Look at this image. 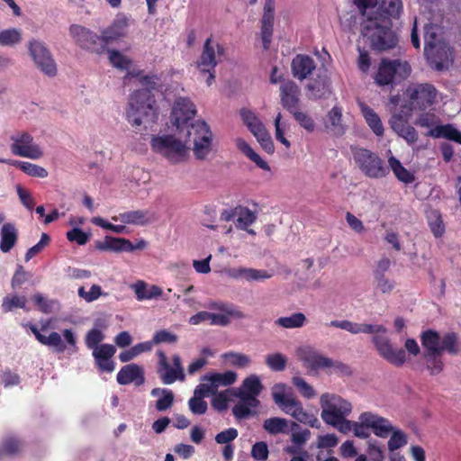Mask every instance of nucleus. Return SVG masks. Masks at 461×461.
<instances>
[{
  "label": "nucleus",
  "instance_id": "nucleus-36",
  "mask_svg": "<svg viewBox=\"0 0 461 461\" xmlns=\"http://www.w3.org/2000/svg\"><path fill=\"white\" fill-rule=\"evenodd\" d=\"M237 374L233 371L224 373H211L203 376L204 382H209L214 393L218 392L220 386H229L236 382Z\"/></svg>",
  "mask_w": 461,
  "mask_h": 461
},
{
  "label": "nucleus",
  "instance_id": "nucleus-34",
  "mask_svg": "<svg viewBox=\"0 0 461 461\" xmlns=\"http://www.w3.org/2000/svg\"><path fill=\"white\" fill-rule=\"evenodd\" d=\"M230 276L235 279L240 278L249 282L261 281L272 276L267 270L248 267L233 268L230 271Z\"/></svg>",
  "mask_w": 461,
  "mask_h": 461
},
{
  "label": "nucleus",
  "instance_id": "nucleus-44",
  "mask_svg": "<svg viewBox=\"0 0 461 461\" xmlns=\"http://www.w3.org/2000/svg\"><path fill=\"white\" fill-rule=\"evenodd\" d=\"M306 317L302 312H295L290 316L280 317L276 320L275 323L285 329L301 328L304 325Z\"/></svg>",
  "mask_w": 461,
  "mask_h": 461
},
{
  "label": "nucleus",
  "instance_id": "nucleus-20",
  "mask_svg": "<svg viewBox=\"0 0 461 461\" xmlns=\"http://www.w3.org/2000/svg\"><path fill=\"white\" fill-rule=\"evenodd\" d=\"M359 420L369 426L373 429L374 434L380 438H387L393 430V427L387 419L370 411L363 412L359 416Z\"/></svg>",
  "mask_w": 461,
  "mask_h": 461
},
{
  "label": "nucleus",
  "instance_id": "nucleus-16",
  "mask_svg": "<svg viewBox=\"0 0 461 461\" xmlns=\"http://www.w3.org/2000/svg\"><path fill=\"white\" fill-rule=\"evenodd\" d=\"M403 13V5L402 0H377V7L369 17L377 19H400Z\"/></svg>",
  "mask_w": 461,
  "mask_h": 461
},
{
  "label": "nucleus",
  "instance_id": "nucleus-35",
  "mask_svg": "<svg viewBox=\"0 0 461 461\" xmlns=\"http://www.w3.org/2000/svg\"><path fill=\"white\" fill-rule=\"evenodd\" d=\"M315 99L324 98L331 93L330 79L326 74H318L317 77L307 85Z\"/></svg>",
  "mask_w": 461,
  "mask_h": 461
},
{
  "label": "nucleus",
  "instance_id": "nucleus-60",
  "mask_svg": "<svg viewBox=\"0 0 461 461\" xmlns=\"http://www.w3.org/2000/svg\"><path fill=\"white\" fill-rule=\"evenodd\" d=\"M293 114L294 120L309 132H312L315 129V122L313 119L306 113L300 112L297 110L294 111Z\"/></svg>",
  "mask_w": 461,
  "mask_h": 461
},
{
  "label": "nucleus",
  "instance_id": "nucleus-18",
  "mask_svg": "<svg viewBox=\"0 0 461 461\" xmlns=\"http://www.w3.org/2000/svg\"><path fill=\"white\" fill-rule=\"evenodd\" d=\"M316 69L315 60L309 55L297 54L291 62V71L294 78L303 81Z\"/></svg>",
  "mask_w": 461,
  "mask_h": 461
},
{
  "label": "nucleus",
  "instance_id": "nucleus-30",
  "mask_svg": "<svg viewBox=\"0 0 461 461\" xmlns=\"http://www.w3.org/2000/svg\"><path fill=\"white\" fill-rule=\"evenodd\" d=\"M390 126L400 137L403 138L408 143H415L418 140V133L414 127L402 119L400 115H393L390 119Z\"/></svg>",
  "mask_w": 461,
  "mask_h": 461
},
{
  "label": "nucleus",
  "instance_id": "nucleus-11",
  "mask_svg": "<svg viewBox=\"0 0 461 461\" xmlns=\"http://www.w3.org/2000/svg\"><path fill=\"white\" fill-rule=\"evenodd\" d=\"M69 33L76 44L81 49L101 54L106 50L103 34L97 35L90 29L79 24H72L69 27Z\"/></svg>",
  "mask_w": 461,
  "mask_h": 461
},
{
  "label": "nucleus",
  "instance_id": "nucleus-13",
  "mask_svg": "<svg viewBox=\"0 0 461 461\" xmlns=\"http://www.w3.org/2000/svg\"><path fill=\"white\" fill-rule=\"evenodd\" d=\"M51 321L52 319L41 321V329H38L35 324L31 322L23 324V327L29 329L41 344L48 347H53L58 353H63L67 347L59 333L52 331L49 334V336H45L41 332L47 330L50 326Z\"/></svg>",
  "mask_w": 461,
  "mask_h": 461
},
{
  "label": "nucleus",
  "instance_id": "nucleus-38",
  "mask_svg": "<svg viewBox=\"0 0 461 461\" xmlns=\"http://www.w3.org/2000/svg\"><path fill=\"white\" fill-rule=\"evenodd\" d=\"M236 146L243 154H245L251 161H253L259 168L264 170H270V167L267 161L261 158V157L256 153L249 144L243 139H236Z\"/></svg>",
  "mask_w": 461,
  "mask_h": 461
},
{
  "label": "nucleus",
  "instance_id": "nucleus-48",
  "mask_svg": "<svg viewBox=\"0 0 461 461\" xmlns=\"http://www.w3.org/2000/svg\"><path fill=\"white\" fill-rule=\"evenodd\" d=\"M329 125L328 128H330L337 134H343L345 130L341 124L342 121V111L339 106H334L327 114Z\"/></svg>",
  "mask_w": 461,
  "mask_h": 461
},
{
  "label": "nucleus",
  "instance_id": "nucleus-14",
  "mask_svg": "<svg viewBox=\"0 0 461 461\" xmlns=\"http://www.w3.org/2000/svg\"><path fill=\"white\" fill-rule=\"evenodd\" d=\"M147 242L144 240H139L135 245L125 238L105 236L104 240L95 241V248L101 251L131 252L136 249H144Z\"/></svg>",
  "mask_w": 461,
  "mask_h": 461
},
{
  "label": "nucleus",
  "instance_id": "nucleus-3",
  "mask_svg": "<svg viewBox=\"0 0 461 461\" xmlns=\"http://www.w3.org/2000/svg\"><path fill=\"white\" fill-rule=\"evenodd\" d=\"M389 19L368 17L360 22V33L366 38L371 49L377 52L394 49L399 41Z\"/></svg>",
  "mask_w": 461,
  "mask_h": 461
},
{
  "label": "nucleus",
  "instance_id": "nucleus-41",
  "mask_svg": "<svg viewBox=\"0 0 461 461\" xmlns=\"http://www.w3.org/2000/svg\"><path fill=\"white\" fill-rule=\"evenodd\" d=\"M240 401L237 404L232 408L233 415L238 420L246 419L249 416L254 414L251 409L257 408L260 403H254L252 401L248 400V398L242 396H237Z\"/></svg>",
  "mask_w": 461,
  "mask_h": 461
},
{
  "label": "nucleus",
  "instance_id": "nucleus-59",
  "mask_svg": "<svg viewBox=\"0 0 461 461\" xmlns=\"http://www.w3.org/2000/svg\"><path fill=\"white\" fill-rule=\"evenodd\" d=\"M109 59L113 67L122 70L128 69L131 64V60L130 59L115 50L109 52Z\"/></svg>",
  "mask_w": 461,
  "mask_h": 461
},
{
  "label": "nucleus",
  "instance_id": "nucleus-32",
  "mask_svg": "<svg viewBox=\"0 0 461 461\" xmlns=\"http://www.w3.org/2000/svg\"><path fill=\"white\" fill-rule=\"evenodd\" d=\"M0 250L8 253L17 243L18 230L14 223H4L0 230Z\"/></svg>",
  "mask_w": 461,
  "mask_h": 461
},
{
  "label": "nucleus",
  "instance_id": "nucleus-45",
  "mask_svg": "<svg viewBox=\"0 0 461 461\" xmlns=\"http://www.w3.org/2000/svg\"><path fill=\"white\" fill-rule=\"evenodd\" d=\"M162 393V396L156 402V409L158 411H164L168 410L174 402V393L169 389L154 388L151 391L152 396H157L158 393Z\"/></svg>",
  "mask_w": 461,
  "mask_h": 461
},
{
  "label": "nucleus",
  "instance_id": "nucleus-24",
  "mask_svg": "<svg viewBox=\"0 0 461 461\" xmlns=\"http://www.w3.org/2000/svg\"><path fill=\"white\" fill-rule=\"evenodd\" d=\"M211 308L219 310L223 314L211 312L210 323L212 325L227 326L230 323V317H235L237 319L245 318V314L234 306L228 305L225 303H212Z\"/></svg>",
  "mask_w": 461,
  "mask_h": 461
},
{
  "label": "nucleus",
  "instance_id": "nucleus-62",
  "mask_svg": "<svg viewBox=\"0 0 461 461\" xmlns=\"http://www.w3.org/2000/svg\"><path fill=\"white\" fill-rule=\"evenodd\" d=\"M407 444L406 435L401 430H393V434L388 441V449L393 452Z\"/></svg>",
  "mask_w": 461,
  "mask_h": 461
},
{
  "label": "nucleus",
  "instance_id": "nucleus-53",
  "mask_svg": "<svg viewBox=\"0 0 461 461\" xmlns=\"http://www.w3.org/2000/svg\"><path fill=\"white\" fill-rule=\"evenodd\" d=\"M27 299L25 296H5L3 299L2 309L5 312H12L15 308L26 310Z\"/></svg>",
  "mask_w": 461,
  "mask_h": 461
},
{
  "label": "nucleus",
  "instance_id": "nucleus-47",
  "mask_svg": "<svg viewBox=\"0 0 461 461\" xmlns=\"http://www.w3.org/2000/svg\"><path fill=\"white\" fill-rule=\"evenodd\" d=\"M234 389H226L221 392H217L216 394H212V406L214 410L219 412L226 411L228 409V403L230 401V396H234Z\"/></svg>",
  "mask_w": 461,
  "mask_h": 461
},
{
  "label": "nucleus",
  "instance_id": "nucleus-2",
  "mask_svg": "<svg viewBox=\"0 0 461 461\" xmlns=\"http://www.w3.org/2000/svg\"><path fill=\"white\" fill-rule=\"evenodd\" d=\"M160 81L156 74L144 75L140 84L145 88L134 91L129 100L126 113L127 121L133 127H140L143 122H154L158 119L155 99L151 91L155 90Z\"/></svg>",
  "mask_w": 461,
  "mask_h": 461
},
{
  "label": "nucleus",
  "instance_id": "nucleus-63",
  "mask_svg": "<svg viewBox=\"0 0 461 461\" xmlns=\"http://www.w3.org/2000/svg\"><path fill=\"white\" fill-rule=\"evenodd\" d=\"M177 335L167 330H160L156 331L152 338L154 345L161 343L175 344L177 342Z\"/></svg>",
  "mask_w": 461,
  "mask_h": 461
},
{
  "label": "nucleus",
  "instance_id": "nucleus-27",
  "mask_svg": "<svg viewBox=\"0 0 461 461\" xmlns=\"http://www.w3.org/2000/svg\"><path fill=\"white\" fill-rule=\"evenodd\" d=\"M391 266V261L387 258L380 259L377 263L376 268L374 271V278L376 289L383 294L391 293L394 286L395 282L385 277V273Z\"/></svg>",
  "mask_w": 461,
  "mask_h": 461
},
{
  "label": "nucleus",
  "instance_id": "nucleus-57",
  "mask_svg": "<svg viewBox=\"0 0 461 461\" xmlns=\"http://www.w3.org/2000/svg\"><path fill=\"white\" fill-rule=\"evenodd\" d=\"M22 40L20 31L17 29H7L0 32V45L11 46L19 43Z\"/></svg>",
  "mask_w": 461,
  "mask_h": 461
},
{
  "label": "nucleus",
  "instance_id": "nucleus-31",
  "mask_svg": "<svg viewBox=\"0 0 461 461\" xmlns=\"http://www.w3.org/2000/svg\"><path fill=\"white\" fill-rule=\"evenodd\" d=\"M131 288L134 291L136 299L140 302L157 299L163 294V290L158 285H149L143 280H138L131 285Z\"/></svg>",
  "mask_w": 461,
  "mask_h": 461
},
{
  "label": "nucleus",
  "instance_id": "nucleus-43",
  "mask_svg": "<svg viewBox=\"0 0 461 461\" xmlns=\"http://www.w3.org/2000/svg\"><path fill=\"white\" fill-rule=\"evenodd\" d=\"M1 447L7 456L19 455L23 447V442L17 437L8 436L3 438Z\"/></svg>",
  "mask_w": 461,
  "mask_h": 461
},
{
  "label": "nucleus",
  "instance_id": "nucleus-23",
  "mask_svg": "<svg viewBox=\"0 0 461 461\" xmlns=\"http://www.w3.org/2000/svg\"><path fill=\"white\" fill-rule=\"evenodd\" d=\"M262 390L263 384L259 377L256 375H250L243 380L240 387L235 390L234 396H242L252 401L254 403H260L258 396L261 393Z\"/></svg>",
  "mask_w": 461,
  "mask_h": 461
},
{
  "label": "nucleus",
  "instance_id": "nucleus-29",
  "mask_svg": "<svg viewBox=\"0 0 461 461\" xmlns=\"http://www.w3.org/2000/svg\"><path fill=\"white\" fill-rule=\"evenodd\" d=\"M158 373L163 384H171L176 380L183 381L185 379L184 370L172 368L167 361V356L163 351H158Z\"/></svg>",
  "mask_w": 461,
  "mask_h": 461
},
{
  "label": "nucleus",
  "instance_id": "nucleus-6",
  "mask_svg": "<svg viewBox=\"0 0 461 461\" xmlns=\"http://www.w3.org/2000/svg\"><path fill=\"white\" fill-rule=\"evenodd\" d=\"M437 90L430 84H416L409 86L404 92L406 103L402 106V112L409 113L413 110H426L436 99Z\"/></svg>",
  "mask_w": 461,
  "mask_h": 461
},
{
  "label": "nucleus",
  "instance_id": "nucleus-42",
  "mask_svg": "<svg viewBox=\"0 0 461 461\" xmlns=\"http://www.w3.org/2000/svg\"><path fill=\"white\" fill-rule=\"evenodd\" d=\"M149 212L143 210L129 211L120 214V220L126 224L146 225L149 220Z\"/></svg>",
  "mask_w": 461,
  "mask_h": 461
},
{
  "label": "nucleus",
  "instance_id": "nucleus-21",
  "mask_svg": "<svg viewBox=\"0 0 461 461\" xmlns=\"http://www.w3.org/2000/svg\"><path fill=\"white\" fill-rule=\"evenodd\" d=\"M128 27L129 17L123 13L117 14L111 25L102 32L105 45L126 36Z\"/></svg>",
  "mask_w": 461,
  "mask_h": 461
},
{
  "label": "nucleus",
  "instance_id": "nucleus-15",
  "mask_svg": "<svg viewBox=\"0 0 461 461\" xmlns=\"http://www.w3.org/2000/svg\"><path fill=\"white\" fill-rule=\"evenodd\" d=\"M373 342L379 355L395 366H402L406 361V353L402 348L393 349L390 339L384 335H375Z\"/></svg>",
  "mask_w": 461,
  "mask_h": 461
},
{
  "label": "nucleus",
  "instance_id": "nucleus-54",
  "mask_svg": "<svg viewBox=\"0 0 461 461\" xmlns=\"http://www.w3.org/2000/svg\"><path fill=\"white\" fill-rule=\"evenodd\" d=\"M222 357L230 365L239 368H244L248 366L251 362V359L249 356L232 351L224 353Z\"/></svg>",
  "mask_w": 461,
  "mask_h": 461
},
{
  "label": "nucleus",
  "instance_id": "nucleus-49",
  "mask_svg": "<svg viewBox=\"0 0 461 461\" xmlns=\"http://www.w3.org/2000/svg\"><path fill=\"white\" fill-rule=\"evenodd\" d=\"M240 115L244 123L247 125L253 135L265 129V126L258 118V116L250 110L242 109L240 111Z\"/></svg>",
  "mask_w": 461,
  "mask_h": 461
},
{
  "label": "nucleus",
  "instance_id": "nucleus-12",
  "mask_svg": "<svg viewBox=\"0 0 461 461\" xmlns=\"http://www.w3.org/2000/svg\"><path fill=\"white\" fill-rule=\"evenodd\" d=\"M11 140H13L11 151L14 155L32 159H38L42 157V150L39 145L34 143L33 137L30 133H17L13 135Z\"/></svg>",
  "mask_w": 461,
  "mask_h": 461
},
{
  "label": "nucleus",
  "instance_id": "nucleus-17",
  "mask_svg": "<svg viewBox=\"0 0 461 461\" xmlns=\"http://www.w3.org/2000/svg\"><path fill=\"white\" fill-rule=\"evenodd\" d=\"M438 26L427 23L423 28L424 54L430 64H434L436 69L441 70L443 64L436 59V41L438 37Z\"/></svg>",
  "mask_w": 461,
  "mask_h": 461
},
{
  "label": "nucleus",
  "instance_id": "nucleus-50",
  "mask_svg": "<svg viewBox=\"0 0 461 461\" xmlns=\"http://www.w3.org/2000/svg\"><path fill=\"white\" fill-rule=\"evenodd\" d=\"M236 226L240 230H246L256 221V215L247 207L237 206Z\"/></svg>",
  "mask_w": 461,
  "mask_h": 461
},
{
  "label": "nucleus",
  "instance_id": "nucleus-61",
  "mask_svg": "<svg viewBox=\"0 0 461 461\" xmlns=\"http://www.w3.org/2000/svg\"><path fill=\"white\" fill-rule=\"evenodd\" d=\"M444 351H447L450 354H456L457 352L456 336L455 333H447L440 339V355H442Z\"/></svg>",
  "mask_w": 461,
  "mask_h": 461
},
{
  "label": "nucleus",
  "instance_id": "nucleus-33",
  "mask_svg": "<svg viewBox=\"0 0 461 461\" xmlns=\"http://www.w3.org/2000/svg\"><path fill=\"white\" fill-rule=\"evenodd\" d=\"M421 345L424 348L423 356L440 355V336L433 330H427L420 336Z\"/></svg>",
  "mask_w": 461,
  "mask_h": 461
},
{
  "label": "nucleus",
  "instance_id": "nucleus-7",
  "mask_svg": "<svg viewBox=\"0 0 461 461\" xmlns=\"http://www.w3.org/2000/svg\"><path fill=\"white\" fill-rule=\"evenodd\" d=\"M224 53V47L218 42H214L212 36L205 40L202 53L196 61V67L201 73L208 74L206 84L209 86L215 80V68L219 63L218 58L223 56Z\"/></svg>",
  "mask_w": 461,
  "mask_h": 461
},
{
  "label": "nucleus",
  "instance_id": "nucleus-26",
  "mask_svg": "<svg viewBox=\"0 0 461 461\" xmlns=\"http://www.w3.org/2000/svg\"><path fill=\"white\" fill-rule=\"evenodd\" d=\"M117 383L122 385L134 383L136 385H141L145 382L143 368L137 364H128L123 366L116 376Z\"/></svg>",
  "mask_w": 461,
  "mask_h": 461
},
{
  "label": "nucleus",
  "instance_id": "nucleus-9",
  "mask_svg": "<svg viewBox=\"0 0 461 461\" xmlns=\"http://www.w3.org/2000/svg\"><path fill=\"white\" fill-rule=\"evenodd\" d=\"M411 68L407 61L382 59L375 75V82L379 86H388L396 80H403L411 74Z\"/></svg>",
  "mask_w": 461,
  "mask_h": 461
},
{
  "label": "nucleus",
  "instance_id": "nucleus-39",
  "mask_svg": "<svg viewBox=\"0 0 461 461\" xmlns=\"http://www.w3.org/2000/svg\"><path fill=\"white\" fill-rule=\"evenodd\" d=\"M429 135L435 138L443 137L447 140L461 144V131L452 124L437 126L429 131Z\"/></svg>",
  "mask_w": 461,
  "mask_h": 461
},
{
  "label": "nucleus",
  "instance_id": "nucleus-28",
  "mask_svg": "<svg viewBox=\"0 0 461 461\" xmlns=\"http://www.w3.org/2000/svg\"><path fill=\"white\" fill-rule=\"evenodd\" d=\"M299 358L303 362L305 367L317 371L319 369L330 368L332 359L324 357L311 349H302L298 353Z\"/></svg>",
  "mask_w": 461,
  "mask_h": 461
},
{
  "label": "nucleus",
  "instance_id": "nucleus-5",
  "mask_svg": "<svg viewBox=\"0 0 461 461\" xmlns=\"http://www.w3.org/2000/svg\"><path fill=\"white\" fill-rule=\"evenodd\" d=\"M350 149L356 166L366 177L380 179L389 174V167L376 152L360 147H351Z\"/></svg>",
  "mask_w": 461,
  "mask_h": 461
},
{
  "label": "nucleus",
  "instance_id": "nucleus-64",
  "mask_svg": "<svg viewBox=\"0 0 461 461\" xmlns=\"http://www.w3.org/2000/svg\"><path fill=\"white\" fill-rule=\"evenodd\" d=\"M77 294L85 301L91 303L97 300L103 294V292L100 285H93L88 292L83 286L79 287Z\"/></svg>",
  "mask_w": 461,
  "mask_h": 461
},
{
  "label": "nucleus",
  "instance_id": "nucleus-55",
  "mask_svg": "<svg viewBox=\"0 0 461 461\" xmlns=\"http://www.w3.org/2000/svg\"><path fill=\"white\" fill-rule=\"evenodd\" d=\"M292 384L298 389L299 393L306 399H312L316 396V392L313 387L309 384L301 376H294Z\"/></svg>",
  "mask_w": 461,
  "mask_h": 461
},
{
  "label": "nucleus",
  "instance_id": "nucleus-37",
  "mask_svg": "<svg viewBox=\"0 0 461 461\" xmlns=\"http://www.w3.org/2000/svg\"><path fill=\"white\" fill-rule=\"evenodd\" d=\"M360 109L367 125L376 136H383L384 129L378 114L366 104L360 103Z\"/></svg>",
  "mask_w": 461,
  "mask_h": 461
},
{
  "label": "nucleus",
  "instance_id": "nucleus-40",
  "mask_svg": "<svg viewBox=\"0 0 461 461\" xmlns=\"http://www.w3.org/2000/svg\"><path fill=\"white\" fill-rule=\"evenodd\" d=\"M389 169L391 168L396 178L404 183L411 184L414 181V176L407 170L401 161L393 156L388 158Z\"/></svg>",
  "mask_w": 461,
  "mask_h": 461
},
{
  "label": "nucleus",
  "instance_id": "nucleus-22",
  "mask_svg": "<svg viewBox=\"0 0 461 461\" xmlns=\"http://www.w3.org/2000/svg\"><path fill=\"white\" fill-rule=\"evenodd\" d=\"M330 327L339 328L345 330L352 334L366 333H385L386 329L383 325H373L365 323H355L348 320L344 321H331L329 324Z\"/></svg>",
  "mask_w": 461,
  "mask_h": 461
},
{
  "label": "nucleus",
  "instance_id": "nucleus-1",
  "mask_svg": "<svg viewBox=\"0 0 461 461\" xmlns=\"http://www.w3.org/2000/svg\"><path fill=\"white\" fill-rule=\"evenodd\" d=\"M195 114V105L189 98L176 99L171 112V122L179 135L186 131L185 143L173 135L154 136L150 140L152 150L170 163L178 164L187 158L185 143H193L195 158L204 159L212 150V134L204 121L194 122Z\"/></svg>",
  "mask_w": 461,
  "mask_h": 461
},
{
  "label": "nucleus",
  "instance_id": "nucleus-25",
  "mask_svg": "<svg viewBox=\"0 0 461 461\" xmlns=\"http://www.w3.org/2000/svg\"><path fill=\"white\" fill-rule=\"evenodd\" d=\"M116 352V348L111 344H102L93 351L95 363L98 368L103 372L112 373L115 365L112 357Z\"/></svg>",
  "mask_w": 461,
  "mask_h": 461
},
{
  "label": "nucleus",
  "instance_id": "nucleus-19",
  "mask_svg": "<svg viewBox=\"0 0 461 461\" xmlns=\"http://www.w3.org/2000/svg\"><path fill=\"white\" fill-rule=\"evenodd\" d=\"M300 88L292 80L284 82L280 86V100L282 106L290 113L298 109Z\"/></svg>",
  "mask_w": 461,
  "mask_h": 461
},
{
  "label": "nucleus",
  "instance_id": "nucleus-4",
  "mask_svg": "<svg viewBox=\"0 0 461 461\" xmlns=\"http://www.w3.org/2000/svg\"><path fill=\"white\" fill-rule=\"evenodd\" d=\"M272 398L276 405L286 414L291 415L299 422L309 425L312 428H320L318 418L307 412L303 403L294 396L291 388L285 384H276L272 387Z\"/></svg>",
  "mask_w": 461,
  "mask_h": 461
},
{
  "label": "nucleus",
  "instance_id": "nucleus-58",
  "mask_svg": "<svg viewBox=\"0 0 461 461\" xmlns=\"http://www.w3.org/2000/svg\"><path fill=\"white\" fill-rule=\"evenodd\" d=\"M32 301L38 306L39 310L45 313H51L56 305H59L56 300H48L41 294H36L32 296Z\"/></svg>",
  "mask_w": 461,
  "mask_h": 461
},
{
  "label": "nucleus",
  "instance_id": "nucleus-52",
  "mask_svg": "<svg viewBox=\"0 0 461 461\" xmlns=\"http://www.w3.org/2000/svg\"><path fill=\"white\" fill-rule=\"evenodd\" d=\"M266 365L275 372L284 371L287 365V357L282 353L268 354L266 357Z\"/></svg>",
  "mask_w": 461,
  "mask_h": 461
},
{
  "label": "nucleus",
  "instance_id": "nucleus-8",
  "mask_svg": "<svg viewBox=\"0 0 461 461\" xmlns=\"http://www.w3.org/2000/svg\"><path fill=\"white\" fill-rule=\"evenodd\" d=\"M321 419L326 424H336L340 419L348 416L352 410L349 402L339 395L323 393L321 396Z\"/></svg>",
  "mask_w": 461,
  "mask_h": 461
},
{
  "label": "nucleus",
  "instance_id": "nucleus-56",
  "mask_svg": "<svg viewBox=\"0 0 461 461\" xmlns=\"http://www.w3.org/2000/svg\"><path fill=\"white\" fill-rule=\"evenodd\" d=\"M361 15V21L367 19L377 7V0H353Z\"/></svg>",
  "mask_w": 461,
  "mask_h": 461
},
{
  "label": "nucleus",
  "instance_id": "nucleus-46",
  "mask_svg": "<svg viewBox=\"0 0 461 461\" xmlns=\"http://www.w3.org/2000/svg\"><path fill=\"white\" fill-rule=\"evenodd\" d=\"M12 165L15 166L19 169H21L23 173L27 174L28 176H34V177H41L44 178L48 176V171L38 165L26 162V161H14Z\"/></svg>",
  "mask_w": 461,
  "mask_h": 461
},
{
  "label": "nucleus",
  "instance_id": "nucleus-10",
  "mask_svg": "<svg viewBox=\"0 0 461 461\" xmlns=\"http://www.w3.org/2000/svg\"><path fill=\"white\" fill-rule=\"evenodd\" d=\"M28 51L36 67L46 76L54 77L57 74L56 62L43 41L32 39L28 41Z\"/></svg>",
  "mask_w": 461,
  "mask_h": 461
},
{
  "label": "nucleus",
  "instance_id": "nucleus-51",
  "mask_svg": "<svg viewBox=\"0 0 461 461\" xmlns=\"http://www.w3.org/2000/svg\"><path fill=\"white\" fill-rule=\"evenodd\" d=\"M287 427V420L279 417L267 419L263 424V428L272 435L285 432Z\"/></svg>",
  "mask_w": 461,
  "mask_h": 461
}]
</instances>
